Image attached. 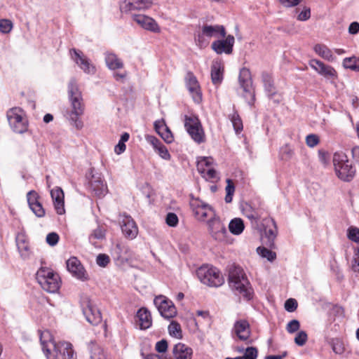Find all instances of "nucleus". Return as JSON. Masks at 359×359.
Here are the masks:
<instances>
[{
	"instance_id": "63",
	"label": "nucleus",
	"mask_w": 359,
	"mask_h": 359,
	"mask_svg": "<svg viewBox=\"0 0 359 359\" xmlns=\"http://www.w3.org/2000/svg\"><path fill=\"white\" fill-rule=\"evenodd\" d=\"M166 124L163 119L157 120L154 122V129L158 134H159L162 130H166Z\"/></svg>"
},
{
	"instance_id": "37",
	"label": "nucleus",
	"mask_w": 359,
	"mask_h": 359,
	"mask_svg": "<svg viewBox=\"0 0 359 359\" xmlns=\"http://www.w3.org/2000/svg\"><path fill=\"white\" fill-rule=\"evenodd\" d=\"M264 221L266 223L271 222L273 225V228L271 229H264V234L265 236L267 238L270 244L273 243L275 238L277 236V226L276 224L275 221L272 218H265Z\"/></svg>"
},
{
	"instance_id": "41",
	"label": "nucleus",
	"mask_w": 359,
	"mask_h": 359,
	"mask_svg": "<svg viewBox=\"0 0 359 359\" xmlns=\"http://www.w3.org/2000/svg\"><path fill=\"white\" fill-rule=\"evenodd\" d=\"M114 253L116 255V258L118 259L121 260H126L128 258V256L127 255L129 249L128 247L118 243L116 245L114 249Z\"/></svg>"
},
{
	"instance_id": "54",
	"label": "nucleus",
	"mask_w": 359,
	"mask_h": 359,
	"mask_svg": "<svg viewBox=\"0 0 359 359\" xmlns=\"http://www.w3.org/2000/svg\"><path fill=\"white\" fill-rule=\"evenodd\" d=\"M300 327V323L297 320H290L286 326V330L287 332L292 334L299 330Z\"/></svg>"
},
{
	"instance_id": "3",
	"label": "nucleus",
	"mask_w": 359,
	"mask_h": 359,
	"mask_svg": "<svg viewBox=\"0 0 359 359\" xmlns=\"http://www.w3.org/2000/svg\"><path fill=\"white\" fill-rule=\"evenodd\" d=\"M229 285L231 290L244 299L249 300L252 297V289L243 271L238 266H233L229 273Z\"/></svg>"
},
{
	"instance_id": "11",
	"label": "nucleus",
	"mask_w": 359,
	"mask_h": 359,
	"mask_svg": "<svg viewBox=\"0 0 359 359\" xmlns=\"http://www.w3.org/2000/svg\"><path fill=\"white\" fill-rule=\"evenodd\" d=\"M208 231L211 237L218 242L226 241L227 230L220 219L215 216L208 221Z\"/></svg>"
},
{
	"instance_id": "46",
	"label": "nucleus",
	"mask_w": 359,
	"mask_h": 359,
	"mask_svg": "<svg viewBox=\"0 0 359 359\" xmlns=\"http://www.w3.org/2000/svg\"><path fill=\"white\" fill-rule=\"evenodd\" d=\"M257 251L262 257L266 258L269 261L271 262L276 259V253L267 248L259 247Z\"/></svg>"
},
{
	"instance_id": "23",
	"label": "nucleus",
	"mask_w": 359,
	"mask_h": 359,
	"mask_svg": "<svg viewBox=\"0 0 359 359\" xmlns=\"http://www.w3.org/2000/svg\"><path fill=\"white\" fill-rule=\"evenodd\" d=\"M83 313L86 320L92 325H97L101 321L100 312L90 301L85 302L83 305Z\"/></svg>"
},
{
	"instance_id": "55",
	"label": "nucleus",
	"mask_w": 359,
	"mask_h": 359,
	"mask_svg": "<svg viewBox=\"0 0 359 359\" xmlns=\"http://www.w3.org/2000/svg\"><path fill=\"white\" fill-rule=\"evenodd\" d=\"M320 140L317 135L310 134L306 137V143L309 147H314L318 144Z\"/></svg>"
},
{
	"instance_id": "21",
	"label": "nucleus",
	"mask_w": 359,
	"mask_h": 359,
	"mask_svg": "<svg viewBox=\"0 0 359 359\" xmlns=\"http://www.w3.org/2000/svg\"><path fill=\"white\" fill-rule=\"evenodd\" d=\"M235 39L232 35L225 36V39L215 41L212 43V48L217 53H225L230 54L232 53Z\"/></svg>"
},
{
	"instance_id": "2",
	"label": "nucleus",
	"mask_w": 359,
	"mask_h": 359,
	"mask_svg": "<svg viewBox=\"0 0 359 359\" xmlns=\"http://www.w3.org/2000/svg\"><path fill=\"white\" fill-rule=\"evenodd\" d=\"M69 97L71 102V110H67L64 116L77 129H81L83 122L80 116L83 113V104L82 102L81 93L74 79H72L68 86Z\"/></svg>"
},
{
	"instance_id": "64",
	"label": "nucleus",
	"mask_w": 359,
	"mask_h": 359,
	"mask_svg": "<svg viewBox=\"0 0 359 359\" xmlns=\"http://www.w3.org/2000/svg\"><path fill=\"white\" fill-rule=\"evenodd\" d=\"M353 159L359 165V146H354L351 149Z\"/></svg>"
},
{
	"instance_id": "47",
	"label": "nucleus",
	"mask_w": 359,
	"mask_h": 359,
	"mask_svg": "<svg viewBox=\"0 0 359 359\" xmlns=\"http://www.w3.org/2000/svg\"><path fill=\"white\" fill-rule=\"evenodd\" d=\"M347 236L348 239L356 243L357 246H359V229L353 226L348 228Z\"/></svg>"
},
{
	"instance_id": "29",
	"label": "nucleus",
	"mask_w": 359,
	"mask_h": 359,
	"mask_svg": "<svg viewBox=\"0 0 359 359\" xmlns=\"http://www.w3.org/2000/svg\"><path fill=\"white\" fill-rule=\"evenodd\" d=\"M172 355L174 359H191L193 350L184 344L178 343L173 347Z\"/></svg>"
},
{
	"instance_id": "57",
	"label": "nucleus",
	"mask_w": 359,
	"mask_h": 359,
	"mask_svg": "<svg viewBox=\"0 0 359 359\" xmlns=\"http://www.w3.org/2000/svg\"><path fill=\"white\" fill-rule=\"evenodd\" d=\"M96 263L100 266L105 267L109 263V257L105 254H100L97 257Z\"/></svg>"
},
{
	"instance_id": "17",
	"label": "nucleus",
	"mask_w": 359,
	"mask_h": 359,
	"mask_svg": "<svg viewBox=\"0 0 359 359\" xmlns=\"http://www.w3.org/2000/svg\"><path fill=\"white\" fill-rule=\"evenodd\" d=\"M213 159L211 157H202L201 158L197 164V169L198 172L201 174L203 177H204L206 180H210L212 182L216 181L219 179L217 172L216 170L211 166L207 167V170H204L203 166L208 165L209 164H212Z\"/></svg>"
},
{
	"instance_id": "6",
	"label": "nucleus",
	"mask_w": 359,
	"mask_h": 359,
	"mask_svg": "<svg viewBox=\"0 0 359 359\" xmlns=\"http://www.w3.org/2000/svg\"><path fill=\"white\" fill-rule=\"evenodd\" d=\"M196 275L201 283L210 287L221 286L224 282L220 271L211 266H201L197 270Z\"/></svg>"
},
{
	"instance_id": "18",
	"label": "nucleus",
	"mask_w": 359,
	"mask_h": 359,
	"mask_svg": "<svg viewBox=\"0 0 359 359\" xmlns=\"http://www.w3.org/2000/svg\"><path fill=\"white\" fill-rule=\"evenodd\" d=\"M152 4L151 0H123L120 7L122 12H132L149 9Z\"/></svg>"
},
{
	"instance_id": "45",
	"label": "nucleus",
	"mask_w": 359,
	"mask_h": 359,
	"mask_svg": "<svg viewBox=\"0 0 359 359\" xmlns=\"http://www.w3.org/2000/svg\"><path fill=\"white\" fill-rule=\"evenodd\" d=\"M351 269L354 272L359 273V246H356L353 248Z\"/></svg>"
},
{
	"instance_id": "22",
	"label": "nucleus",
	"mask_w": 359,
	"mask_h": 359,
	"mask_svg": "<svg viewBox=\"0 0 359 359\" xmlns=\"http://www.w3.org/2000/svg\"><path fill=\"white\" fill-rule=\"evenodd\" d=\"M28 205L38 217H43L45 215V210L39 201V196L35 191H29L27 194Z\"/></svg>"
},
{
	"instance_id": "62",
	"label": "nucleus",
	"mask_w": 359,
	"mask_h": 359,
	"mask_svg": "<svg viewBox=\"0 0 359 359\" xmlns=\"http://www.w3.org/2000/svg\"><path fill=\"white\" fill-rule=\"evenodd\" d=\"M146 140L153 146L154 150H156L162 144L158 138L153 135H147L146 137Z\"/></svg>"
},
{
	"instance_id": "24",
	"label": "nucleus",
	"mask_w": 359,
	"mask_h": 359,
	"mask_svg": "<svg viewBox=\"0 0 359 359\" xmlns=\"http://www.w3.org/2000/svg\"><path fill=\"white\" fill-rule=\"evenodd\" d=\"M50 196L53 202L55 210L58 215L65 213V195L60 187H56L50 190Z\"/></svg>"
},
{
	"instance_id": "52",
	"label": "nucleus",
	"mask_w": 359,
	"mask_h": 359,
	"mask_svg": "<svg viewBox=\"0 0 359 359\" xmlns=\"http://www.w3.org/2000/svg\"><path fill=\"white\" fill-rule=\"evenodd\" d=\"M156 152L164 160H170L171 156L165 145L161 144L156 150Z\"/></svg>"
},
{
	"instance_id": "4",
	"label": "nucleus",
	"mask_w": 359,
	"mask_h": 359,
	"mask_svg": "<svg viewBox=\"0 0 359 359\" xmlns=\"http://www.w3.org/2000/svg\"><path fill=\"white\" fill-rule=\"evenodd\" d=\"M333 164L337 177L343 181H351L355 175V169L347 159L343 152H335L333 156Z\"/></svg>"
},
{
	"instance_id": "26",
	"label": "nucleus",
	"mask_w": 359,
	"mask_h": 359,
	"mask_svg": "<svg viewBox=\"0 0 359 359\" xmlns=\"http://www.w3.org/2000/svg\"><path fill=\"white\" fill-rule=\"evenodd\" d=\"M233 333L241 340L247 341L250 337V328L248 321L237 320L233 325Z\"/></svg>"
},
{
	"instance_id": "53",
	"label": "nucleus",
	"mask_w": 359,
	"mask_h": 359,
	"mask_svg": "<svg viewBox=\"0 0 359 359\" xmlns=\"http://www.w3.org/2000/svg\"><path fill=\"white\" fill-rule=\"evenodd\" d=\"M165 222L169 226L175 227L177 225L179 219L175 213L169 212L166 215Z\"/></svg>"
},
{
	"instance_id": "28",
	"label": "nucleus",
	"mask_w": 359,
	"mask_h": 359,
	"mask_svg": "<svg viewBox=\"0 0 359 359\" xmlns=\"http://www.w3.org/2000/svg\"><path fill=\"white\" fill-rule=\"evenodd\" d=\"M224 65L220 60H214L211 66V80L215 86L221 84L223 80Z\"/></svg>"
},
{
	"instance_id": "40",
	"label": "nucleus",
	"mask_w": 359,
	"mask_h": 359,
	"mask_svg": "<svg viewBox=\"0 0 359 359\" xmlns=\"http://www.w3.org/2000/svg\"><path fill=\"white\" fill-rule=\"evenodd\" d=\"M343 66L346 69L359 72V59L355 57H346L343 60Z\"/></svg>"
},
{
	"instance_id": "32",
	"label": "nucleus",
	"mask_w": 359,
	"mask_h": 359,
	"mask_svg": "<svg viewBox=\"0 0 359 359\" xmlns=\"http://www.w3.org/2000/svg\"><path fill=\"white\" fill-rule=\"evenodd\" d=\"M105 62L107 66L110 69H121L123 67V62L113 53H105Z\"/></svg>"
},
{
	"instance_id": "49",
	"label": "nucleus",
	"mask_w": 359,
	"mask_h": 359,
	"mask_svg": "<svg viewBox=\"0 0 359 359\" xmlns=\"http://www.w3.org/2000/svg\"><path fill=\"white\" fill-rule=\"evenodd\" d=\"M13 29V23L10 20H0V32L4 34L9 33Z\"/></svg>"
},
{
	"instance_id": "60",
	"label": "nucleus",
	"mask_w": 359,
	"mask_h": 359,
	"mask_svg": "<svg viewBox=\"0 0 359 359\" xmlns=\"http://www.w3.org/2000/svg\"><path fill=\"white\" fill-rule=\"evenodd\" d=\"M311 18V10L308 7H304V9L297 15V20L299 21H306Z\"/></svg>"
},
{
	"instance_id": "27",
	"label": "nucleus",
	"mask_w": 359,
	"mask_h": 359,
	"mask_svg": "<svg viewBox=\"0 0 359 359\" xmlns=\"http://www.w3.org/2000/svg\"><path fill=\"white\" fill-rule=\"evenodd\" d=\"M244 215L248 217L252 223L258 224L259 221L265 218H268L267 212L263 208L254 209L251 206H247L244 209Z\"/></svg>"
},
{
	"instance_id": "14",
	"label": "nucleus",
	"mask_w": 359,
	"mask_h": 359,
	"mask_svg": "<svg viewBox=\"0 0 359 359\" xmlns=\"http://www.w3.org/2000/svg\"><path fill=\"white\" fill-rule=\"evenodd\" d=\"M119 223L124 236L129 239H134L138 233V228L133 219L127 215H120Z\"/></svg>"
},
{
	"instance_id": "25",
	"label": "nucleus",
	"mask_w": 359,
	"mask_h": 359,
	"mask_svg": "<svg viewBox=\"0 0 359 359\" xmlns=\"http://www.w3.org/2000/svg\"><path fill=\"white\" fill-rule=\"evenodd\" d=\"M72 51L73 52L72 55V59L84 72L87 74H93L95 72L94 66L81 51L75 49H73Z\"/></svg>"
},
{
	"instance_id": "34",
	"label": "nucleus",
	"mask_w": 359,
	"mask_h": 359,
	"mask_svg": "<svg viewBox=\"0 0 359 359\" xmlns=\"http://www.w3.org/2000/svg\"><path fill=\"white\" fill-rule=\"evenodd\" d=\"M327 342L331 346L333 352L335 354L341 355L346 351L344 342L340 338H327Z\"/></svg>"
},
{
	"instance_id": "19",
	"label": "nucleus",
	"mask_w": 359,
	"mask_h": 359,
	"mask_svg": "<svg viewBox=\"0 0 359 359\" xmlns=\"http://www.w3.org/2000/svg\"><path fill=\"white\" fill-rule=\"evenodd\" d=\"M186 86L194 100L199 103L202 100L201 87L196 77L192 72H189L185 77Z\"/></svg>"
},
{
	"instance_id": "42",
	"label": "nucleus",
	"mask_w": 359,
	"mask_h": 359,
	"mask_svg": "<svg viewBox=\"0 0 359 359\" xmlns=\"http://www.w3.org/2000/svg\"><path fill=\"white\" fill-rule=\"evenodd\" d=\"M226 190V196H225V202L229 203L232 201L233 196L235 191V186L231 180H226V186L225 188Z\"/></svg>"
},
{
	"instance_id": "38",
	"label": "nucleus",
	"mask_w": 359,
	"mask_h": 359,
	"mask_svg": "<svg viewBox=\"0 0 359 359\" xmlns=\"http://www.w3.org/2000/svg\"><path fill=\"white\" fill-rule=\"evenodd\" d=\"M168 330L171 337L177 339L182 338V330L181 325L177 321L172 320L168 325Z\"/></svg>"
},
{
	"instance_id": "5",
	"label": "nucleus",
	"mask_w": 359,
	"mask_h": 359,
	"mask_svg": "<svg viewBox=\"0 0 359 359\" xmlns=\"http://www.w3.org/2000/svg\"><path fill=\"white\" fill-rule=\"evenodd\" d=\"M36 280L41 287L48 292L55 293L60 288L59 276L50 269L41 267L36 272Z\"/></svg>"
},
{
	"instance_id": "61",
	"label": "nucleus",
	"mask_w": 359,
	"mask_h": 359,
	"mask_svg": "<svg viewBox=\"0 0 359 359\" xmlns=\"http://www.w3.org/2000/svg\"><path fill=\"white\" fill-rule=\"evenodd\" d=\"M156 351L158 353H165L167 351L168 349V342L165 339H162L161 341H158L156 344L155 346Z\"/></svg>"
},
{
	"instance_id": "20",
	"label": "nucleus",
	"mask_w": 359,
	"mask_h": 359,
	"mask_svg": "<svg viewBox=\"0 0 359 359\" xmlns=\"http://www.w3.org/2000/svg\"><path fill=\"white\" fill-rule=\"evenodd\" d=\"M309 65L319 74L327 79H335L337 76L336 70L332 67L326 65L318 60H311Z\"/></svg>"
},
{
	"instance_id": "8",
	"label": "nucleus",
	"mask_w": 359,
	"mask_h": 359,
	"mask_svg": "<svg viewBox=\"0 0 359 359\" xmlns=\"http://www.w3.org/2000/svg\"><path fill=\"white\" fill-rule=\"evenodd\" d=\"M7 118L10 126L15 133H23L27 130L28 123L24 111L18 107L7 111Z\"/></svg>"
},
{
	"instance_id": "12",
	"label": "nucleus",
	"mask_w": 359,
	"mask_h": 359,
	"mask_svg": "<svg viewBox=\"0 0 359 359\" xmlns=\"http://www.w3.org/2000/svg\"><path fill=\"white\" fill-rule=\"evenodd\" d=\"M238 81L241 87L246 93L245 97L248 100V104L252 105L255 102V93L252 90V78L248 69L243 67L240 70Z\"/></svg>"
},
{
	"instance_id": "35",
	"label": "nucleus",
	"mask_w": 359,
	"mask_h": 359,
	"mask_svg": "<svg viewBox=\"0 0 359 359\" xmlns=\"http://www.w3.org/2000/svg\"><path fill=\"white\" fill-rule=\"evenodd\" d=\"M244 229L245 224L243 219L241 218H233L229 224V230L233 235H241L243 232Z\"/></svg>"
},
{
	"instance_id": "10",
	"label": "nucleus",
	"mask_w": 359,
	"mask_h": 359,
	"mask_svg": "<svg viewBox=\"0 0 359 359\" xmlns=\"http://www.w3.org/2000/svg\"><path fill=\"white\" fill-rule=\"evenodd\" d=\"M191 206L195 217L198 221L208 223V221L216 216L212 208L201 200L195 199L192 201Z\"/></svg>"
},
{
	"instance_id": "44",
	"label": "nucleus",
	"mask_w": 359,
	"mask_h": 359,
	"mask_svg": "<svg viewBox=\"0 0 359 359\" xmlns=\"http://www.w3.org/2000/svg\"><path fill=\"white\" fill-rule=\"evenodd\" d=\"M90 359H109L104 350L98 346H94L91 351Z\"/></svg>"
},
{
	"instance_id": "7",
	"label": "nucleus",
	"mask_w": 359,
	"mask_h": 359,
	"mask_svg": "<svg viewBox=\"0 0 359 359\" xmlns=\"http://www.w3.org/2000/svg\"><path fill=\"white\" fill-rule=\"evenodd\" d=\"M226 36V29L223 25H204L201 27V31L196 36V44L201 47H205L210 42V39L212 37H222Z\"/></svg>"
},
{
	"instance_id": "43",
	"label": "nucleus",
	"mask_w": 359,
	"mask_h": 359,
	"mask_svg": "<svg viewBox=\"0 0 359 359\" xmlns=\"http://www.w3.org/2000/svg\"><path fill=\"white\" fill-rule=\"evenodd\" d=\"M104 230L98 226L94 229L89 236V241L91 243L95 244L96 240H101L104 238Z\"/></svg>"
},
{
	"instance_id": "56",
	"label": "nucleus",
	"mask_w": 359,
	"mask_h": 359,
	"mask_svg": "<svg viewBox=\"0 0 359 359\" xmlns=\"http://www.w3.org/2000/svg\"><path fill=\"white\" fill-rule=\"evenodd\" d=\"M158 135L166 143H171L173 141L172 134L168 126L166 127V130H162Z\"/></svg>"
},
{
	"instance_id": "50",
	"label": "nucleus",
	"mask_w": 359,
	"mask_h": 359,
	"mask_svg": "<svg viewBox=\"0 0 359 359\" xmlns=\"http://www.w3.org/2000/svg\"><path fill=\"white\" fill-rule=\"evenodd\" d=\"M308 339V335L305 331H299L294 337V342L299 346H304Z\"/></svg>"
},
{
	"instance_id": "16",
	"label": "nucleus",
	"mask_w": 359,
	"mask_h": 359,
	"mask_svg": "<svg viewBox=\"0 0 359 359\" xmlns=\"http://www.w3.org/2000/svg\"><path fill=\"white\" fill-rule=\"evenodd\" d=\"M66 264L67 270L74 277L83 281L88 279L86 271L76 257H70Z\"/></svg>"
},
{
	"instance_id": "59",
	"label": "nucleus",
	"mask_w": 359,
	"mask_h": 359,
	"mask_svg": "<svg viewBox=\"0 0 359 359\" xmlns=\"http://www.w3.org/2000/svg\"><path fill=\"white\" fill-rule=\"evenodd\" d=\"M46 242L50 246L55 245L59 241V236L55 232L49 233L46 236Z\"/></svg>"
},
{
	"instance_id": "13",
	"label": "nucleus",
	"mask_w": 359,
	"mask_h": 359,
	"mask_svg": "<svg viewBox=\"0 0 359 359\" xmlns=\"http://www.w3.org/2000/svg\"><path fill=\"white\" fill-rule=\"evenodd\" d=\"M154 303L163 318L169 319L176 316L177 309L174 304L165 297L163 295L156 297Z\"/></svg>"
},
{
	"instance_id": "30",
	"label": "nucleus",
	"mask_w": 359,
	"mask_h": 359,
	"mask_svg": "<svg viewBox=\"0 0 359 359\" xmlns=\"http://www.w3.org/2000/svg\"><path fill=\"white\" fill-rule=\"evenodd\" d=\"M90 188L97 196H104L107 191V184L99 176H93L90 181Z\"/></svg>"
},
{
	"instance_id": "15",
	"label": "nucleus",
	"mask_w": 359,
	"mask_h": 359,
	"mask_svg": "<svg viewBox=\"0 0 359 359\" xmlns=\"http://www.w3.org/2000/svg\"><path fill=\"white\" fill-rule=\"evenodd\" d=\"M132 19L142 29L153 33H159L161 28L152 18L143 14H133Z\"/></svg>"
},
{
	"instance_id": "36",
	"label": "nucleus",
	"mask_w": 359,
	"mask_h": 359,
	"mask_svg": "<svg viewBox=\"0 0 359 359\" xmlns=\"http://www.w3.org/2000/svg\"><path fill=\"white\" fill-rule=\"evenodd\" d=\"M314 51L323 59L332 61L334 57L331 51L326 46L317 44L314 46Z\"/></svg>"
},
{
	"instance_id": "31",
	"label": "nucleus",
	"mask_w": 359,
	"mask_h": 359,
	"mask_svg": "<svg viewBox=\"0 0 359 359\" xmlns=\"http://www.w3.org/2000/svg\"><path fill=\"white\" fill-rule=\"evenodd\" d=\"M137 318L139 320L140 327L142 330L149 328L152 325V319L150 311L142 307L140 309L137 313Z\"/></svg>"
},
{
	"instance_id": "58",
	"label": "nucleus",
	"mask_w": 359,
	"mask_h": 359,
	"mask_svg": "<svg viewBox=\"0 0 359 359\" xmlns=\"http://www.w3.org/2000/svg\"><path fill=\"white\" fill-rule=\"evenodd\" d=\"M297 308V302L294 299H288L285 303V309L288 312H293Z\"/></svg>"
},
{
	"instance_id": "51",
	"label": "nucleus",
	"mask_w": 359,
	"mask_h": 359,
	"mask_svg": "<svg viewBox=\"0 0 359 359\" xmlns=\"http://www.w3.org/2000/svg\"><path fill=\"white\" fill-rule=\"evenodd\" d=\"M263 81L266 90L271 94L274 93V87L271 77L268 74L263 75Z\"/></svg>"
},
{
	"instance_id": "9",
	"label": "nucleus",
	"mask_w": 359,
	"mask_h": 359,
	"mask_svg": "<svg viewBox=\"0 0 359 359\" xmlns=\"http://www.w3.org/2000/svg\"><path fill=\"white\" fill-rule=\"evenodd\" d=\"M184 127L194 142L198 144L205 142V133L197 116L185 115Z\"/></svg>"
},
{
	"instance_id": "39",
	"label": "nucleus",
	"mask_w": 359,
	"mask_h": 359,
	"mask_svg": "<svg viewBox=\"0 0 359 359\" xmlns=\"http://www.w3.org/2000/svg\"><path fill=\"white\" fill-rule=\"evenodd\" d=\"M229 118L232 123L236 133H239L241 132L243 130V122L237 111H233L232 114L229 115Z\"/></svg>"
},
{
	"instance_id": "33",
	"label": "nucleus",
	"mask_w": 359,
	"mask_h": 359,
	"mask_svg": "<svg viewBox=\"0 0 359 359\" xmlns=\"http://www.w3.org/2000/svg\"><path fill=\"white\" fill-rule=\"evenodd\" d=\"M16 244L21 256L26 258L29 255V246L24 234L18 233L17 235Z\"/></svg>"
},
{
	"instance_id": "48",
	"label": "nucleus",
	"mask_w": 359,
	"mask_h": 359,
	"mask_svg": "<svg viewBox=\"0 0 359 359\" xmlns=\"http://www.w3.org/2000/svg\"><path fill=\"white\" fill-rule=\"evenodd\" d=\"M258 351L255 347H248L245 349L243 356H239L241 359H257Z\"/></svg>"
},
{
	"instance_id": "1",
	"label": "nucleus",
	"mask_w": 359,
	"mask_h": 359,
	"mask_svg": "<svg viewBox=\"0 0 359 359\" xmlns=\"http://www.w3.org/2000/svg\"><path fill=\"white\" fill-rule=\"evenodd\" d=\"M40 341L47 359H57L58 353L62 355L63 359H76L72 345L66 341L56 344L48 330L41 332Z\"/></svg>"
}]
</instances>
